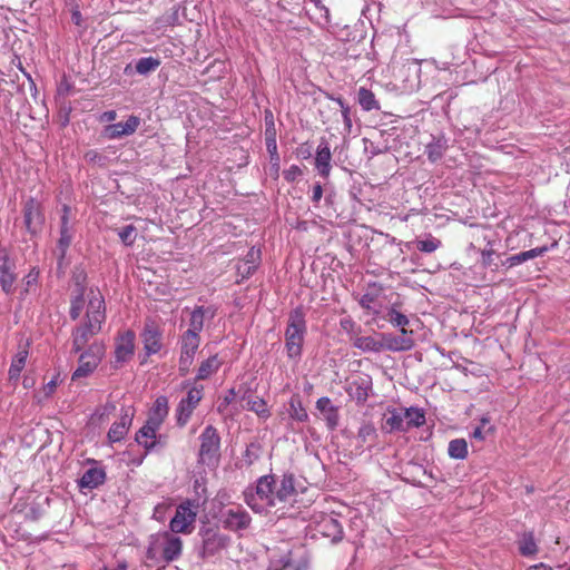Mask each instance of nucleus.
Returning a JSON list of instances; mask_svg holds the SVG:
<instances>
[{"mask_svg":"<svg viewBox=\"0 0 570 570\" xmlns=\"http://www.w3.org/2000/svg\"><path fill=\"white\" fill-rule=\"evenodd\" d=\"M144 350L149 356L161 348V331L153 321H147L141 333Z\"/></svg>","mask_w":570,"mask_h":570,"instance_id":"obj_17","label":"nucleus"},{"mask_svg":"<svg viewBox=\"0 0 570 570\" xmlns=\"http://www.w3.org/2000/svg\"><path fill=\"white\" fill-rule=\"evenodd\" d=\"M236 269H237L238 275H240L243 279L248 278L256 271L254 265L247 264L244 261L238 262Z\"/></svg>","mask_w":570,"mask_h":570,"instance_id":"obj_53","label":"nucleus"},{"mask_svg":"<svg viewBox=\"0 0 570 570\" xmlns=\"http://www.w3.org/2000/svg\"><path fill=\"white\" fill-rule=\"evenodd\" d=\"M17 274L16 263L6 250L0 255V286L3 293L11 295L16 291Z\"/></svg>","mask_w":570,"mask_h":570,"instance_id":"obj_12","label":"nucleus"},{"mask_svg":"<svg viewBox=\"0 0 570 570\" xmlns=\"http://www.w3.org/2000/svg\"><path fill=\"white\" fill-rule=\"evenodd\" d=\"M264 120H265V136H276V128L274 122V116L273 112L268 109L264 112Z\"/></svg>","mask_w":570,"mask_h":570,"instance_id":"obj_52","label":"nucleus"},{"mask_svg":"<svg viewBox=\"0 0 570 570\" xmlns=\"http://www.w3.org/2000/svg\"><path fill=\"white\" fill-rule=\"evenodd\" d=\"M266 149L269 156L278 154L276 136H265Z\"/></svg>","mask_w":570,"mask_h":570,"instance_id":"obj_59","label":"nucleus"},{"mask_svg":"<svg viewBox=\"0 0 570 570\" xmlns=\"http://www.w3.org/2000/svg\"><path fill=\"white\" fill-rule=\"evenodd\" d=\"M357 101L363 110H379L380 104L375 99V95L367 88L361 87L357 91Z\"/></svg>","mask_w":570,"mask_h":570,"instance_id":"obj_38","label":"nucleus"},{"mask_svg":"<svg viewBox=\"0 0 570 570\" xmlns=\"http://www.w3.org/2000/svg\"><path fill=\"white\" fill-rule=\"evenodd\" d=\"M441 245H442L441 240L433 236H429L425 239L416 240V243H415L416 248L423 253H433L439 247H441Z\"/></svg>","mask_w":570,"mask_h":570,"instance_id":"obj_48","label":"nucleus"},{"mask_svg":"<svg viewBox=\"0 0 570 570\" xmlns=\"http://www.w3.org/2000/svg\"><path fill=\"white\" fill-rule=\"evenodd\" d=\"M276 478L274 474L263 475L257 480L256 483V495L262 500L266 505L274 507L277 502L276 493Z\"/></svg>","mask_w":570,"mask_h":570,"instance_id":"obj_19","label":"nucleus"},{"mask_svg":"<svg viewBox=\"0 0 570 570\" xmlns=\"http://www.w3.org/2000/svg\"><path fill=\"white\" fill-rule=\"evenodd\" d=\"M401 335H393L391 333H382V345L383 350L390 352H407L415 345V341L412 337L413 331L403 330L400 331Z\"/></svg>","mask_w":570,"mask_h":570,"instance_id":"obj_11","label":"nucleus"},{"mask_svg":"<svg viewBox=\"0 0 570 570\" xmlns=\"http://www.w3.org/2000/svg\"><path fill=\"white\" fill-rule=\"evenodd\" d=\"M306 314L303 306H297L289 312L285 330V348L289 358H299L307 332Z\"/></svg>","mask_w":570,"mask_h":570,"instance_id":"obj_3","label":"nucleus"},{"mask_svg":"<svg viewBox=\"0 0 570 570\" xmlns=\"http://www.w3.org/2000/svg\"><path fill=\"white\" fill-rule=\"evenodd\" d=\"M198 535L202 539V544L198 548L197 553L202 560H206L218 554L230 544V537L222 533L217 525L208 524L200 527Z\"/></svg>","mask_w":570,"mask_h":570,"instance_id":"obj_4","label":"nucleus"},{"mask_svg":"<svg viewBox=\"0 0 570 570\" xmlns=\"http://www.w3.org/2000/svg\"><path fill=\"white\" fill-rule=\"evenodd\" d=\"M242 261H244L247 264L254 265L255 268L257 269L261 262V249L252 247Z\"/></svg>","mask_w":570,"mask_h":570,"instance_id":"obj_51","label":"nucleus"},{"mask_svg":"<svg viewBox=\"0 0 570 570\" xmlns=\"http://www.w3.org/2000/svg\"><path fill=\"white\" fill-rule=\"evenodd\" d=\"M288 405V414L292 420L301 423L308 421V413L303 406L301 396L298 394L292 395Z\"/></svg>","mask_w":570,"mask_h":570,"instance_id":"obj_31","label":"nucleus"},{"mask_svg":"<svg viewBox=\"0 0 570 570\" xmlns=\"http://www.w3.org/2000/svg\"><path fill=\"white\" fill-rule=\"evenodd\" d=\"M106 479V473L100 468L88 469L78 481L80 489H95L102 484Z\"/></svg>","mask_w":570,"mask_h":570,"instance_id":"obj_27","label":"nucleus"},{"mask_svg":"<svg viewBox=\"0 0 570 570\" xmlns=\"http://www.w3.org/2000/svg\"><path fill=\"white\" fill-rule=\"evenodd\" d=\"M135 333L132 331H126L118 336L115 347V363L116 367L119 364L128 362L135 352Z\"/></svg>","mask_w":570,"mask_h":570,"instance_id":"obj_15","label":"nucleus"},{"mask_svg":"<svg viewBox=\"0 0 570 570\" xmlns=\"http://www.w3.org/2000/svg\"><path fill=\"white\" fill-rule=\"evenodd\" d=\"M140 125L137 116H129L125 122H117L105 127V136L109 139H118L132 135Z\"/></svg>","mask_w":570,"mask_h":570,"instance_id":"obj_21","label":"nucleus"},{"mask_svg":"<svg viewBox=\"0 0 570 570\" xmlns=\"http://www.w3.org/2000/svg\"><path fill=\"white\" fill-rule=\"evenodd\" d=\"M383 292V286L373 282L367 285L366 292L360 296L358 304L366 311H372L373 314H379V311L374 309L373 304L380 297Z\"/></svg>","mask_w":570,"mask_h":570,"instance_id":"obj_28","label":"nucleus"},{"mask_svg":"<svg viewBox=\"0 0 570 570\" xmlns=\"http://www.w3.org/2000/svg\"><path fill=\"white\" fill-rule=\"evenodd\" d=\"M320 532L331 539L332 542L336 543L343 538V528L338 520L333 517H325L318 524Z\"/></svg>","mask_w":570,"mask_h":570,"instance_id":"obj_26","label":"nucleus"},{"mask_svg":"<svg viewBox=\"0 0 570 570\" xmlns=\"http://www.w3.org/2000/svg\"><path fill=\"white\" fill-rule=\"evenodd\" d=\"M134 417L131 407H122L119 421L112 423L108 431V440L111 443L120 442L125 439Z\"/></svg>","mask_w":570,"mask_h":570,"instance_id":"obj_18","label":"nucleus"},{"mask_svg":"<svg viewBox=\"0 0 570 570\" xmlns=\"http://www.w3.org/2000/svg\"><path fill=\"white\" fill-rule=\"evenodd\" d=\"M261 453L262 445L258 442H250L243 454V459L247 465H252L259 459Z\"/></svg>","mask_w":570,"mask_h":570,"instance_id":"obj_47","label":"nucleus"},{"mask_svg":"<svg viewBox=\"0 0 570 570\" xmlns=\"http://www.w3.org/2000/svg\"><path fill=\"white\" fill-rule=\"evenodd\" d=\"M197 508L195 501L186 500L176 508L175 515L169 522V531L174 533L188 534L193 531L197 517Z\"/></svg>","mask_w":570,"mask_h":570,"instance_id":"obj_6","label":"nucleus"},{"mask_svg":"<svg viewBox=\"0 0 570 570\" xmlns=\"http://www.w3.org/2000/svg\"><path fill=\"white\" fill-rule=\"evenodd\" d=\"M85 281V275L77 276L76 285H77V295L71 299L69 315L71 320L76 321L79 318L82 307H83V296H85V286L82 282Z\"/></svg>","mask_w":570,"mask_h":570,"instance_id":"obj_29","label":"nucleus"},{"mask_svg":"<svg viewBox=\"0 0 570 570\" xmlns=\"http://www.w3.org/2000/svg\"><path fill=\"white\" fill-rule=\"evenodd\" d=\"M207 312H209V308L206 309L204 306H196L190 313L189 327L185 332H191V334L200 335Z\"/></svg>","mask_w":570,"mask_h":570,"instance_id":"obj_35","label":"nucleus"},{"mask_svg":"<svg viewBox=\"0 0 570 570\" xmlns=\"http://www.w3.org/2000/svg\"><path fill=\"white\" fill-rule=\"evenodd\" d=\"M372 379L368 375H361L347 384L345 391L347 395L358 405H364L372 391Z\"/></svg>","mask_w":570,"mask_h":570,"instance_id":"obj_14","label":"nucleus"},{"mask_svg":"<svg viewBox=\"0 0 570 570\" xmlns=\"http://www.w3.org/2000/svg\"><path fill=\"white\" fill-rule=\"evenodd\" d=\"M116 410V405L112 402H107L106 404L97 407L95 410L94 416H96L99 421H102L105 417H108Z\"/></svg>","mask_w":570,"mask_h":570,"instance_id":"obj_50","label":"nucleus"},{"mask_svg":"<svg viewBox=\"0 0 570 570\" xmlns=\"http://www.w3.org/2000/svg\"><path fill=\"white\" fill-rule=\"evenodd\" d=\"M448 148L446 139L444 137L433 138V140L426 145L425 154L431 163L440 160Z\"/></svg>","mask_w":570,"mask_h":570,"instance_id":"obj_30","label":"nucleus"},{"mask_svg":"<svg viewBox=\"0 0 570 570\" xmlns=\"http://www.w3.org/2000/svg\"><path fill=\"white\" fill-rule=\"evenodd\" d=\"M341 112H342L345 129L350 132L351 128H352L351 108L344 107V109H342Z\"/></svg>","mask_w":570,"mask_h":570,"instance_id":"obj_61","label":"nucleus"},{"mask_svg":"<svg viewBox=\"0 0 570 570\" xmlns=\"http://www.w3.org/2000/svg\"><path fill=\"white\" fill-rule=\"evenodd\" d=\"M448 453L452 459L463 460L468 455V443L464 439H454L450 441Z\"/></svg>","mask_w":570,"mask_h":570,"instance_id":"obj_41","label":"nucleus"},{"mask_svg":"<svg viewBox=\"0 0 570 570\" xmlns=\"http://www.w3.org/2000/svg\"><path fill=\"white\" fill-rule=\"evenodd\" d=\"M403 414L407 431L412 428H420L425 424V413L421 409H403Z\"/></svg>","mask_w":570,"mask_h":570,"instance_id":"obj_37","label":"nucleus"},{"mask_svg":"<svg viewBox=\"0 0 570 570\" xmlns=\"http://www.w3.org/2000/svg\"><path fill=\"white\" fill-rule=\"evenodd\" d=\"M184 386L185 387H189V389L187 391L186 397H184L181 400L185 403L190 404L194 407H197V405L199 404V402L203 399L204 386L203 385H195V384L190 385L189 382H185Z\"/></svg>","mask_w":570,"mask_h":570,"instance_id":"obj_42","label":"nucleus"},{"mask_svg":"<svg viewBox=\"0 0 570 570\" xmlns=\"http://www.w3.org/2000/svg\"><path fill=\"white\" fill-rule=\"evenodd\" d=\"M219 366L220 362L218 361L217 355L208 357L207 360L200 363L195 381L208 379L218 371Z\"/></svg>","mask_w":570,"mask_h":570,"instance_id":"obj_36","label":"nucleus"},{"mask_svg":"<svg viewBox=\"0 0 570 570\" xmlns=\"http://www.w3.org/2000/svg\"><path fill=\"white\" fill-rule=\"evenodd\" d=\"M118 236L126 246H131L136 240V227L126 225L118 229Z\"/></svg>","mask_w":570,"mask_h":570,"instance_id":"obj_49","label":"nucleus"},{"mask_svg":"<svg viewBox=\"0 0 570 570\" xmlns=\"http://www.w3.org/2000/svg\"><path fill=\"white\" fill-rule=\"evenodd\" d=\"M220 521L224 529L238 532L249 528L252 517L240 505L227 509L222 513Z\"/></svg>","mask_w":570,"mask_h":570,"instance_id":"obj_10","label":"nucleus"},{"mask_svg":"<svg viewBox=\"0 0 570 570\" xmlns=\"http://www.w3.org/2000/svg\"><path fill=\"white\" fill-rule=\"evenodd\" d=\"M28 352L27 351H20L13 358L11 366L9 368V376L10 379H16L20 375V372L26 365Z\"/></svg>","mask_w":570,"mask_h":570,"instance_id":"obj_44","label":"nucleus"},{"mask_svg":"<svg viewBox=\"0 0 570 570\" xmlns=\"http://www.w3.org/2000/svg\"><path fill=\"white\" fill-rule=\"evenodd\" d=\"M198 462L208 466L219 461L220 436L213 425H207L202 432Z\"/></svg>","mask_w":570,"mask_h":570,"instance_id":"obj_5","label":"nucleus"},{"mask_svg":"<svg viewBox=\"0 0 570 570\" xmlns=\"http://www.w3.org/2000/svg\"><path fill=\"white\" fill-rule=\"evenodd\" d=\"M275 493L278 502H286L295 495V476L293 473L287 472L282 475L279 482H276Z\"/></svg>","mask_w":570,"mask_h":570,"instance_id":"obj_25","label":"nucleus"},{"mask_svg":"<svg viewBox=\"0 0 570 570\" xmlns=\"http://www.w3.org/2000/svg\"><path fill=\"white\" fill-rule=\"evenodd\" d=\"M311 149V146L307 142H305L297 148V154L302 158L307 159L312 155Z\"/></svg>","mask_w":570,"mask_h":570,"instance_id":"obj_63","label":"nucleus"},{"mask_svg":"<svg viewBox=\"0 0 570 570\" xmlns=\"http://www.w3.org/2000/svg\"><path fill=\"white\" fill-rule=\"evenodd\" d=\"M236 397V392L234 389H230L227 391L226 395L224 396L223 401L219 403L217 410L218 412H224L226 407L234 402Z\"/></svg>","mask_w":570,"mask_h":570,"instance_id":"obj_56","label":"nucleus"},{"mask_svg":"<svg viewBox=\"0 0 570 570\" xmlns=\"http://www.w3.org/2000/svg\"><path fill=\"white\" fill-rule=\"evenodd\" d=\"M158 430V428L146 422L136 433V442L141 445L147 453L163 449L166 445L165 439L161 435L157 436Z\"/></svg>","mask_w":570,"mask_h":570,"instance_id":"obj_13","label":"nucleus"},{"mask_svg":"<svg viewBox=\"0 0 570 570\" xmlns=\"http://www.w3.org/2000/svg\"><path fill=\"white\" fill-rule=\"evenodd\" d=\"M22 213L27 232L30 235L39 234L45 224V214L41 203L35 197H29L23 203Z\"/></svg>","mask_w":570,"mask_h":570,"instance_id":"obj_9","label":"nucleus"},{"mask_svg":"<svg viewBox=\"0 0 570 570\" xmlns=\"http://www.w3.org/2000/svg\"><path fill=\"white\" fill-rule=\"evenodd\" d=\"M106 352L102 342H94L79 356V365L72 373V381L90 375L101 362Z\"/></svg>","mask_w":570,"mask_h":570,"instance_id":"obj_7","label":"nucleus"},{"mask_svg":"<svg viewBox=\"0 0 570 570\" xmlns=\"http://www.w3.org/2000/svg\"><path fill=\"white\" fill-rule=\"evenodd\" d=\"M180 356H179V374L185 376L194 363L195 354L200 345V335L184 332L179 338Z\"/></svg>","mask_w":570,"mask_h":570,"instance_id":"obj_8","label":"nucleus"},{"mask_svg":"<svg viewBox=\"0 0 570 570\" xmlns=\"http://www.w3.org/2000/svg\"><path fill=\"white\" fill-rule=\"evenodd\" d=\"M331 159L332 153L330 144L325 138H321L315 156V168L323 178L330 176L332 169Z\"/></svg>","mask_w":570,"mask_h":570,"instance_id":"obj_22","label":"nucleus"},{"mask_svg":"<svg viewBox=\"0 0 570 570\" xmlns=\"http://www.w3.org/2000/svg\"><path fill=\"white\" fill-rule=\"evenodd\" d=\"M90 298L86 312V321L72 331V351L79 353L87 345L89 340L101 331L106 320V306L100 292L90 291Z\"/></svg>","mask_w":570,"mask_h":570,"instance_id":"obj_1","label":"nucleus"},{"mask_svg":"<svg viewBox=\"0 0 570 570\" xmlns=\"http://www.w3.org/2000/svg\"><path fill=\"white\" fill-rule=\"evenodd\" d=\"M246 409L248 411L255 412L261 417H268L271 415L266 402L261 397L248 400Z\"/></svg>","mask_w":570,"mask_h":570,"instance_id":"obj_46","label":"nucleus"},{"mask_svg":"<svg viewBox=\"0 0 570 570\" xmlns=\"http://www.w3.org/2000/svg\"><path fill=\"white\" fill-rule=\"evenodd\" d=\"M160 63L161 61L159 58L142 57L136 61L135 71L138 75L147 76L150 72L155 71L160 66Z\"/></svg>","mask_w":570,"mask_h":570,"instance_id":"obj_40","label":"nucleus"},{"mask_svg":"<svg viewBox=\"0 0 570 570\" xmlns=\"http://www.w3.org/2000/svg\"><path fill=\"white\" fill-rule=\"evenodd\" d=\"M312 202L314 204H318V202L321 200L322 196H323V187L321 185V183H315L313 185V190H312Z\"/></svg>","mask_w":570,"mask_h":570,"instance_id":"obj_60","label":"nucleus"},{"mask_svg":"<svg viewBox=\"0 0 570 570\" xmlns=\"http://www.w3.org/2000/svg\"><path fill=\"white\" fill-rule=\"evenodd\" d=\"M519 551L523 557L535 556L539 551L538 544L534 539L532 531L524 532L521 534L519 541Z\"/></svg>","mask_w":570,"mask_h":570,"instance_id":"obj_33","label":"nucleus"},{"mask_svg":"<svg viewBox=\"0 0 570 570\" xmlns=\"http://www.w3.org/2000/svg\"><path fill=\"white\" fill-rule=\"evenodd\" d=\"M494 250L493 249H484L481 252V264L483 267H491L493 263V256Z\"/></svg>","mask_w":570,"mask_h":570,"instance_id":"obj_58","label":"nucleus"},{"mask_svg":"<svg viewBox=\"0 0 570 570\" xmlns=\"http://www.w3.org/2000/svg\"><path fill=\"white\" fill-rule=\"evenodd\" d=\"M377 436L376 429L372 423H363L357 432V440L362 445L368 441H374Z\"/></svg>","mask_w":570,"mask_h":570,"instance_id":"obj_45","label":"nucleus"},{"mask_svg":"<svg viewBox=\"0 0 570 570\" xmlns=\"http://www.w3.org/2000/svg\"><path fill=\"white\" fill-rule=\"evenodd\" d=\"M549 250L548 246H540L529 250L530 258L543 256Z\"/></svg>","mask_w":570,"mask_h":570,"instance_id":"obj_62","label":"nucleus"},{"mask_svg":"<svg viewBox=\"0 0 570 570\" xmlns=\"http://www.w3.org/2000/svg\"><path fill=\"white\" fill-rule=\"evenodd\" d=\"M85 159L88 163L92 164H102L105 160V157L100 155L97 150L90 149L85 154Z\"/></svg>","mask_w":570,"mask_h":570,"instance_id":"obj_57","label":"nucleus"},{"mask_svg":"<svg viewBox=\"0 0 570 570\" xmlns=\"http://www.w3.org/2000/svg\"><path fill=\"white\" fill-rule=\"evenodd\" d=\"M40 272L37 267H32L30 272L24 277V284H26V292L29 291V287L35 285L38 282Z\"/></svg>","mask_w":570,"mask_h":570,"instance_id":"obj_55","label":"nucleus"},{"mask_svg":"<svg viewBox=\"0 0 570 570\" xmlns=\"http://www.w3.org/2000/svg\"><path fill=\"white\" fill-rule=\"evenodd\" d=\"M385 317L392 326L400 328V331L406 330L410 324L409 317L397 309L396 303L387 308Z\"/></svg>","mask_w":570,"mask_h":570,"instance_id":"obj_39","label":"nucleus"},{"mask_svg":"<svg viewBox=\"0 0 570 570\" xmlns=\"http://www.w3.org/2000/svg\"><path fill=\"white\" fill-rule=\"evenodd\" d=\"M183 552V540L171 531H163L149 537L146 550L147 566L164 568L178 560Z\"/></svg>","mask_w":570,"mask_h":570,"instance_id":"obj_2","label":"nucleus"},{"mask_svg":"<svg viewBox=\"0 0 570 570\" xmlns=\"http://www.w3.org/2000/svg\"><path fill=\"white\" fill-rule=\"evenodd\" d=\"M382 429L386 433L406 432L407 426L404 421L403 409H387L383 417Z\"/></svg>","mask_w":570,"mask_h":570,"instance_id":"obj_23","label":"nucleus"},{"mask_svg":"<svg viewBox=\"0 0 570 570\" xmlns=\"http://www.w3.org/2000/svg\"><path fill=\"white\" fill-rule=\"evenodd\" d=\"M502 264L505 265L507 267L511 268V267L520 265L522 263H521L519 256L515 254V255H511L510 257H508Z\"/></svg>","mask_w":570,"mask_h":570,"instance_id":"obj_64","label":"nucleus"},{"mask_svg":"<svg viewBox=\"0 0 570 570\" xmlns=\"http://www.w3.org/2000/svg\"><path fill=\"white\" fill-rule=\"evenodd\" d=\"M316 410L321 413L330 431L337 429L340 424V409L334 405L330 397L322 396L316 401Z\"/></svg>","mask_w":570,"mask_h":570,"instance_id":"obj_20","label":"nucleus"},{"mask_svg":"<svg viewBox=\"0 0 570 570\" xmlns=\"http://www.w3.org/2000/svg\"><path fill=\"white\" fill-rule=\"evenodd\" d=\"M196 407H194L190 404H187L183 400H180V402L178 403V406L176 409L177 424L179 426H185L187 424V422L189 421Z\"/></svg>","mask_w":570,"mask_h":570,"instance_id":"obj_43","label":"nucleus"},{"mask_svg":"<svg viewBox=\"0 0 570 570\" xmlns=\"http://www.w3.org/2000/svg\"><path fill=\"white\" fill-rule=\"evenodd\" d=\"M495 426L492 424V419L489 414H483L480 423L474 428L471 436L475 440L483 441L487 436L493 435Z\"/></svg>","mask_w":570,"mask_h":570,"instance_id":"obj_32","label":"nucleus"},{"mask_svg":"<svg viewBox=\"0 0 570 570\" xmlns=\"http://www.w3.org/2000/svg\"><path fill=\"white\" fill-rule=\"evenodd\" d=\"M168 415V400L166 396H158L148 413L146 422L160 429L164 420Z\"/></svg>","mask_w":570,"mask_h":570,"instance_id":"obj_24","label":"nucleus"},{"mask_svg":"<svg viewBox=\"0 0 570 570\" xmlns=\"http://www.w3.org/2000/svg\"><path fill=\"white\" fill-rule=\"evenodd\" d=\"M71 209L68 205L62 206V215L60 217V237L58 239V249L60 252L59 258L62 259L66 256L67 249L69 248L73 238V228L70 224Z\"/></svg>","mask_w":570,"mask_h":570,"instance_id":"obj_16","label":"nucleus"},{"mask_svg":"<svg viewBox=\"0 0 570 570\" xmlns=\"http://www.w3.org/2000/svg\"><path fill=\"white\" fill-rule=\"evenodd\" d=\"M302 174V169L297 165H292L283 171L284 179L288 183H294Z\"/></svg>","mask_w":570,"mask_h":570,"instance_id":"obj_54","label":"nucleus"},{"mask_svg":"<svg viewBox=\"0 0 570 570\" xmlns=\"http://www.w3.org/2000/svg\"><path fill=\"white\" fill-rule=\"evenodd\" d=\"M353 346L361 350L362 352L379 353L383 351L382 340L379 341L373 336H358L353 341Z\"/></svg>","mask_w":570,"mask_h":570,"instance_id":"obj_34","label":"nucleus"}]
</instances>
